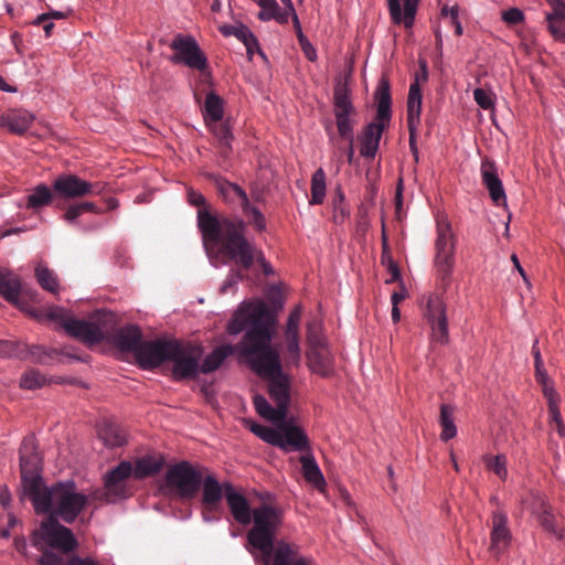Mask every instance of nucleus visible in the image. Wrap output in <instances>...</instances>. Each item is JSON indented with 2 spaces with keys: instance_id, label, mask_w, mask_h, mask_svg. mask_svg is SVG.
Returning a JSON list of instances; mask_svg holds the SVG:
<instances>
[{
  "instance_id": "nucleus-1",
  "label": "nucleus",
  "mask_w": 565,
  "mask_h": 565,
  "mask_svg": "<svg viewBox=\"0 0 565 565\" xmlns=\"http://www.w3.org/2000/svg\"><path fill=\"white\" fill-rule=\"evenodd\" d=\"M276 324L274 312L264 301L256 300L241 305L227 323V332L238 334L246 331L239 350L250 369L268 382V394L276 407L264 396L256 395V412L270 422H282L290 404V379L282 371L279 351L271 344Z\"/></svg>"
},
{
  "instance_id": "nucleus-2",
  "label": "nucleus",
  "mask_w": 565,
  "mask_h": 565,
  "mask_svg": "<svg viewBox=\"0 0 565 565\" xmlns=\"http://www.w3.org/2000/svg\"><path fill=\"white\" fill-rule=\"evenodd\" d=\"M199 230L206 247H217L224 263L234 262L238 267L248 270L254 262L260 266L266 262L264 253L249 242L246 236L247 226L239 218H218L204 210L199 212Z\"/></svg>"
},
{
  "instance_id": "nucleus-3",
  "label": "nucleus",
  "mask_w": 565,
  "mask_h": 565,
  "mask_svg": "<svg viewBox=\"0 0 565 565\" xmlns=\"http://www.w3.org/2000/svg\"><path fill=\"white\" fill-rule=\"evenodd\" d=\"M374 97L377 103L375 121L364 127L361 137L360 152L365 158L375 157L382 134L387 128L392 117L391 86L387 78L382 77L380 79Z\"/></svg>"
},
{
  "instance_id": "nucleus-4",
  "label": "nucleus",
  "mask_w": 565,
  "mask_h": 565,
  "mask_svg": "<svg viewBox=\"0 0 565 565\" xmlns=\"http://www.w3.org/2000/svg\"><path fill=\"white\" fill-rule=\"evenodd\" d=\"M254 526L247 533L248 543L263 555L276 547L275 535L281 524L280 511L269 504L253 510Z\"/></svg>"
},
{
  "instance_id": "nucleus-5",
  "label": "nucleus",
  "mask_w": 565,
  "mask_h": 565,
  "mask_svg": "<svg viewBox=\"0 0 565 565\" xmlns=\"http://www.w3.org/2000/svg\"><path fill=\"white\" fill-rule=\"evenodd\" d=\"M456 237L449 222L439 220L437 222V237L435 241L434 268L437 282L446 292L452 282L455 267Z\"/></svg>"
},
{
  "instance_id": "nucleus-6",
  "label": "nucleus",
  "mask_w": 565,
  "mask_h": 565,
  "mask_svg": "<svg viewBox=\"0 0 565 565\" xmlns=\"http://www.w3.org/2000/svg\"><path fill=\"white\" fill-rule=\"evenodd\" d=\"M44 543L64 554L75 551L78 542L71 529L62 525L54 515H46L40 527L32 533V544L35 547Z\"/></svg>"
},
{
  "instance_id": "nucleus-7",
  "label": "nucleus",
  "mask_w": 565,
  "mask_h": 565,
  "mask_svg": "<svg viewBox=\"0 0 565 565\" xmlns=\"http://www.w3.org/2000/svg\"><path fill=\"white\" fill-rule=\"evenodd\" d=\"M168 361L172 362L171 374L175 381L195 379L200 373L203 349L192 343L174 341Z\"/></svg>"
},
{
  "instance_id": "nucleus-8",
  "label": "nucleus",
  "mask_w": 565,
  "mask_h": 565,
  "mask_svg": "<svg viewBox=\"0 0 565 565\" xmlns=\"http://www.w3.org/2000/svg\"><path fill=\"white\" fill-rule=\"evenodd\" d=\"M87 503L88 497L77 492L74 482H60L55 484L54 511L50 515L72 524L86 508Z\"/></svg>"
},
{
  "instance_id": "nucleus-9",
  "label": "nucleus",
  "mask_w": 565,
  "mask_h": 565,
  "mask_svg": "<svg viewBox=\"0 0 565 565\" xmlns=\"http://www.w3.org/2000/svg\"><path fill=\"white\" fill-rule=\"evenodd\" d=\"M114 318L111 312L97 311L92 321L79 320L72 317L66 323L65 331L73 338L78 339L85 344L93 345L103 342L106 339L107 323Z\"/></svg>"
},
{
  "instance_id": "nucleus-10",
  "label": "nucleus",
  "mask_w": 565,
  "mask_h": 565,
  "mask_svg": "<svg viewBox=\"0 0 565 565\" xmlns=\"http://www.w3.org/2000/svg\"><path fill=\"white\" fill-rule=\"evenodd\" d=\"M202 473L188 461L171 466L166 475L169 487L184 499H192L201 489Z\"/></svg>"
},
{
  "instance_id": "nucleus-11",
  "label": "nucleus",
  "mask_w": 565,
  "mask_h": 565,
  "mask_svg": "<svg viewBox=\"0 0 565 565\" xmlns=\"http://www.w3.org/2000/svg\"><path fill=\"white\" fill-rule=\"evenodd\" d=\"M170 47L174 51L171 56L173 63L184 64L198 71H204L207 67V60L192 36L177 34Z\"/></svg>"
},
{
  "instance_id": "nucleus-12",
  "label": "nucleus",
  "mask_w": 565,
  "mask_h": 565,
  "mask_svg": "<svg viewBox=\"0 0 565 565\" xmlns=\"http://www.w3.org/2000/svg\"><path fill=\"white\" fill-rule=\"evenodd\" d=\"M52 186L54 193L63 199H77L90 194H100L103 190L98 182H87L72 173L58 175Z\"/></svg>"
},
{
  "instance_id": "nucleus-13",
  "label": "nucleus",
  "mask_w": 565,
  "mask_h": 565,
  "mask_svg": "<svg viewBox=\"0 0 565 565\" xmlns=\"http://www.w3.org/2000/svg\"><path fill=\"white\" fill-rule=\"evenodd\" d=\"M42 458L38 451V446L33 436H26L20 447V472L22 484L34 482L41 477Z\"/></svg>"
},
{
  "instance_id": "nucleus-14",
  "label": "nucleus",
  "mask_w": 565,
  "mask_h": 565,
  "mask_svg": "<svg viewBox=\"0 0 565 565\" xmlns=\"http://www.w3.org/2000/svg\"><path fill=\"white\" fill-rule=\"evenodd\" d=\"M446 303L438 295H430L425 308L434 341L441 344L448 341V320L446 315Z\"/></svg>"
},
{
  "instance_id": "nucleus-15",
  "label": "nucleus",
  "mask_w": 565,
  "mask_h": 565,
  "mask_svg": "<svg viewBox=\"0 0 565 565\" xmlns=\"http://www.w3.org/2000/svg\"><path fill=\"white\" fill-rule=\"evenodd\" d=\"M172 344L173 341L171 340H142L134 356L140 367L145 370L154 369L168 361Z\"/></svg>"
},
{
  "instance_id": "nucleus-16",
  "label": "nucleus",
  "mask_w": 565,
  "mask_h": 565,
  "mask_svg": "<svg viewBox=\"0 0 565 565\" xmlns=\"http://www.w3.org/2000/svg\"><path fill=\"white\" fill-rule=\"evenodd\" d=\"M535 379L542 386L544 397L548 403L550 425L561 437L565 436V425L558 408L559 396L554 390L552 382L543 366L535 369Z\"/></svg>"
},
{
  "instance_id": "nucleus-17",
  "label": "nucleus",
  "mask_w": 565,
  "mask_h": 565,
  "mask_svg": "<svg viewBox=\"0 0 565 565\" xmlns=\"http://www.w3.org/2000/svg\"><path fill=\"white\" fill-rule=\"evenodd\" d=\"M263 557L270 565H313L312 558L302 555L296 544L285 541L276 542V547Z\"/></svg>"
},
{
  "instance_id": "nucleus-18",
  "label": "nucleus",
  "mask_w": 565,
  "mask_h": 565,
  "mask_svg": "<svg viewBox=\"0 0 565 565\" xmlns=\"http://www.w3.org/2000/svg\"><path fill=\"white\" fill-rule=\"evenodd\" d=\"M23 492L30 497L38 514H51L55 504V486L51 489L43 484V479L22 484Z\"/></svg>"
},
{
  "instance_id": "nucleus-19",
  "label": "nucleus",
  "mask_w": 565,
  "mask_h": 565,
  "mask_svg": "<svg viewBox=\"0 0 565 565\" xmlns=\"http://www.w3.org/2000/svg\"><path fill=\"white\" fill-rule=\"evenodd\" d=\"M278 425V438L280 440L279 444H275V447H278L285 451L297 450L305 451L309 450V439L303 429L298 426L292 425L291 423L286 422H275Z\"/></svg>"
},
{
  "instance_id": "nucleus-20",
  "label": "nucleus",
  "mask_w": 565,
  "mask_h": 565,
  "mask_svg": "<svg viewBox=\"0 0 565 565\" xmlns=\"http://www.w3.org/2000/svg\"><path fill=\"white\" fill-rule=\"evenodd\" d=\"M422 92L418 82L411 84L407 97V128L409 132V149L412 153L418 151L416 132L420 124Z\"/></svg>"
},
{
  "instance_id": "nucleus-21",
  "label": "nucleus",
  "mask_w": 565,
  "mask_h": 565,
  "mask_svg": "<svg viewBox=\"0 0 565 565\" xmlns=\"http://www.w3.org/2000/svg\"><path fill=\"white\" fill-rule=\"evenodd\" d=\"M105 340L111 342L119 351L135 355L142 341V332L139 327L128 324L111 332L107 330Z\"/></svg>"
},
{
  "instance_id": "nucleus-22",
  "label": "nucleus",
  "mask_w": 565,
  "mask_h": 565,
  "mask_svg": "<svg viewBox=\"0 0 565 565\" xmlns=\"http://www.w3.org/2000/svg\"><path fill=\"white\" fill-rule=\"evenodd\" d=\"M510 542L511 533L508 527L507 515L501 511L493 512L489 552L492 556L499 557L505 552Z\"/></svg>"
},
{
  "instance_id": "nucleus-23",
  "label": "nucleus",
  "mask_w": 565,
  "mask_h": 565,
  "mask_svg": "<svg viewBox=\"0 0 565 565\" xmlns=\"http://www.w3.org/2000/svg\"><path fill=\"white\" fill-rule=\"evenodd\" d=\"M134 476L132 465L128 461H121L111 469L105 477L106 501H113L125 494V481Z\"/></svg>"
},
{
  "instance_id": "nucleus-24",
  "label": "nucleus",
  "mask_w": 565,
  "mask_h": 565,
  "mask_svg": "<svg viewBox=\"0 0 565 565\" xmlns=\"http://www.w3.org/2000/svg\"><path fill=\"white\" fill-rule=\"evenodd\" d=\"M224 497L235 521L248 525L252 522L253 514L248 500L243 494L237 493L228 482L224 483Z\"/></svg>"
},
{
  "instance_id": "nucleus-25",
  "label": "nucleus",
  "mask_w": 565,
  "mask_h": 565,
  "mask_svg": "<svg viewBox=\"0 0 565 565\" xmlns=\"http://www.w3.org/2000/svg\"><path fill=\"white\" fill-rule=\"evenodd\" d=\"M481 179L482 183L489 191L491 200L495 204H500L505 201V192L501 180L497 173V167L494 161L484 158L481 162Z\"/></svg>"
},
{
  "instance_id": "nucleus-26",
  "label": "nucleus",
  "mask_w": 565,
  "mask_h": 565,
  "mask_svg": "<svg viewBox=\"0 0 565 565\" xmlns=\"http://www.w3.org/2000/svg\"><path fill=\"white\" fill-rule=\"evenodd\" d=\"M245 341V335L243 337V339L235 345H232V344H225V345H221L216 349H214L210 354H207L204 360L202 361V363L200 364V373H210V372H213L215 371L216 369H218L221 366V364L223 363V361L232 355L233 353L237 352L243 359H244V354L243 352L239 350V345Z\"/></svg>"
},
{
  "instance_id": "nucleus-27",
  "label": "nucleus",
  "mask_w": 565,
  "mask_h": 565,
  "mask_svg": "<svg viewBox=\"0 0 565 565\" xmlns=\"http://www.w3.org/2000/svg\"><path fill=\"white\" fill-rule=\"evenodd\" d=\"M307 358L309 367L312 372L323 377L331 375L333 359L329 351L328 344L316 349H308Z\"/></svg>"
},
{
  "instance_id": "nucleus-28",
  "label": "nucleus",
  "mask_w": 565,
  "mask_h": 565,
  "mask_svg": "<svg viewBox=\"0 0 565 565\" xmlns=\"http://www.w3.org/2000/svg\"><path fill=\"white\" fill-rule=\"evenodd\" d=\"M392 21L403 24L406 29L414 25L418 2H387Z\"/></svg>"
},
{
  "instance_id": "nucleus-29",
  "label": "nucleus",
  "mask_w": 565,
  "mask_h": 565,
  "mask_svg": "<svg viewBox=\"0 0 565 565\" xmlns=\"http://www.w3.org/2000/svg\"><path fill=\"white\" fill-rule=\"evenodd\" d=\"M21 282L18 276L8 269L0 268V295L15 307H20Z\"/></svg>"
},
{
  "instance_id": "nucleus-30",
  "label": "nucleus",
  "mask_w": 565,
  "mask_h": 565,
  "mask_svg": "<svg viewBox=\"0 0 565 565\" xmlns=\"http://www.w3.org/2000/svg\"><path fill=\"white\" fill-rule=\"evenodd\" d=\"M258 3L260 4V10L257 15L263 21L274 19L279 23H287L289 17L291 15L294 18V13H296L292 2H284L286 4L284 8L279 7L278 2Z\"/></svg>"
},
{
  "instance_id": "nucleus-31",
  "label": "nucleus",
  "mask_w": 565,
  "mask_h": 565,
  "mask_svg": "<svg viewBox=\"0 0 565 565\" xmlns=\"http://www.w3.org/2000/svg\"><path fill=\"white\" fill-rule=\"evenodd\" d=\"M545 21L552 36L565 42V2H554L552 11L546 13Z\"/></svg>"
},
{
  "instance_id": "nucleus-32",
  "label": "nucleus",
  "mask_w": 565,
  "mask_h": 565,
  "mask_svg": "<svg viewBox=\"0 0 565 565\" xmlns=\"http://www.w3.org/2000/svg\"><path fill=\"white\" fill-rule=\"evenodd\" d=\"M164 466V459L161 455H147L136 460L134 477L145 479L158 475Z\"/></svg>"
},
{
  "instance_id": "nucleus-33",
  "label": "nucleus",
  "mask_w": 565,
  "mask_h": 565,
  "mask_svg": "<svg viewBox=\"0 0 565 565\" xmlns=\"http://www.w3.org/2000/svg\"><path fill=\"white\" fill-rule=\"evenodd\" d=\"M33 115L26 110H13L1 117V124L11 132L24 134L33 122Z\"/></svg>"
},
{
  "instance_id": "nucleus-34",
  "label": "nucleus",
  "mask_w": 565,
  "mask_h": 565,
  "mask_svg": "<svg viewBox=\"0 0 565 565\" xmlns=\"http://www.w3.org/2000/svg\"><path fill=\"white\" fill-rule=\"evenodd\" d=\"M98 436L108 447H119L126 443V431L117 423L104 420L98 428Z\"/></svg>"
},
{
  "instance_id": "nucleus-35",
  "label": "nucleus",
  "mask_w": 565,
  "mask_h": 565,
  "mask_svg": "<svg viewBox=\"0 0 565 565\" xmlns=\"http://www.w3.org/2000/svg\"><path fill=\"white\" fill-rule=\"evenodd\" d=\"M299 460L306 481L322 490L326 487V480L315 457L311 454H306Z\"/></svg>"
},
{
  "instance_id": "nucleus-36",
  "label": "nucleus",
  "mask_w": 565,
  "mask_h": 565,
  "mask_svg": "<svg viewBox=\"0 0 565 565\" xmlns=\"http://www.w3.org/2000/svg\"><path fill=\"white\" fill-rule=\"evenodd\" d=\"M202 504L221 505L224 495V484H221L215 477L209 475L202 477Z\"/></svg>"
},
{
  "instance_id": "nucleus-37",
  "label": "nucleus",
  "mask_w": 565,
  "mask_h": 565,
  "mask_svg": "<svg viewBox=\"0 0 565 565\" xmlns=\"http://www.w3.org/2000/svg\"><path fill=\"white\" fill-rule=\"evenodd\" d=\"M203 118L207 126L222 120L224 114V100L214 92L207 93L203 106Z\"/></svg>"
},
{
  "instance_id": "nucleus-38",
  "label": "nucleus",
  "mask_w": 565,
  "mask_h": 565,
  "mask_svg": "<svg viewBox=\"0 0 565 565\" xmlns=\"http://www.w3.org/2000/svg\"><path fill=\"white\" fill-rule=\"evenodd\" d=\"M217 189L226 202H237L242 210L249 209L248 196L239 185L226 180H221L217 182Z\"/></svg>"
},
{
  "instance_id": "nucleus-39",
  "label": "nucleus",
  "mask_w": 565,
  "mask_h": 565,
  "mask_svg": "<svg viewBox=\"0 0 565 565\" xmlns=\"http://www.w3.org/2000/svg\"><path fill=\"white\" fill-rule=\"evenodd\" d=\"M209 127L217 140L220 156L224 160H227L232 152L231 142L233 139L230 126L226 122L218 121L216 124H212V126Z\"/></svg>"
},
{
  "instance_id": "nucleus-40",
  "label": "nucleus",
  "mask_w": 565,
  "mask_h": 565,
  "mask_svg": "<svg viewBox=\"0 0 565 565\" xmlns=\"http://www.w3.org/2000/svg\"><path fill=\"white\" fill-rule=\"evenodd\" d=\"M326 180H327L326 172L322 168L317 169L315 171V173L312 174L311 182H310V192H311V198L309 200L310 205L323 203L324 196H326V189H327Z\"/></svg>"
},
{
  "instance_id": "nucleus-41",
  "label": "nucleus",
  "mask_w": 565,
  "mask_h": 565,
  "mask_svg": "<svg viewBox=\"0 0 565 565\" xmlns=\"http://www.w3.org/2000/svg\"><path fill=\"white\" fill-rule=\"evenodd\" d=\"M334 114L338 113H355L350 98V89L345 82H339L333 93Z\"/></svg>"
},
{
  "instance_id": "nucleus-42",
  "label": "nucleus",
  "mask_w": 565,
  "mask_h": 565,
  "mask_svg": "<svg viewBox=\"0 0 565 565\" xmlns=\"http://www.w3.org/2000/svg\"><path fill=\"white\" fill-rule=\"evenodd\" d=\"M539 501V508L534 512L537 515L540 525L546 532L555 535L557 539H561V531L557 527L555 516L550 511V507L544 502V500L540 499Z\"/></svg>"
},
{
  "instance_id": "nucleus-43",
  "label": "nucleus",
  "mask_w": 565,
  "mask_h": 565,
  "mask_svg": "<svg viewBox=\"0 0 565 565\" xmlns=\"http://www.w3.org/2000/svg\"><path fill=\"white\" fill-rule=\"evenodd\" d=\"M439 423L443 428L440 433V439L444 441H448L454 438L457 434V428L454 423V407L448 404H443L440 406V416Z\"/></svg>"
},
{
  "instance_id": "nucleus-44",
  "label": "nucleus",
  "mask_w": 565,
  "mask_h": 565,
  "mask_svg": "<svg viewBox=\"0 0 565 565\" xmlns=\"http://www.w3.org/2000/svg\"><path fill=\"white\" fill-rule=\"evenodd\" d=\"M32 315L39 320H50L60 323L63 329H66V323L71 321L72 316L64 308L52 306L45 309L33 311Z\"/></svg>"
},
{
  "instance_id": "nucleus-45",
  "label": "nucleus",
  "mask_w": 565,
  "mask_h": 565,
  "mask_svg": "<svg viewBox=\"0 0 565 565\" xmlns=\"http://www.w3.org/2000/svg\"><path fill=\"white\" fill-rule=\"evenodd\" d=\"M53 190L45 184H39L33 192L28 195V207L40 209L49 205L53 200Z\"/></svg>"
},
{
  "instance_id": "nucleus-46",
  "label": "nucleus",
  "mask_w": 565,
  "mask_h": 565,
  "mask_svg": "<svg viewBox=\"0 0 565 565\" xmlns=\"http://www.w3.org/2000/svg\"><path fill=\"white\" fill-rule=\"evenodd\" d=\"M235 36L242 41L246 47L247 54L249 58H252V55L256 51L263 58H265V54L259 49L258 41L256 36L249 31V29L243 24L237 25Z\"/></svg>"
},
{
  "instance_id": "nucleus-47",
  "label": "nucleus",
  "mask_w": 565,
  "mask_h": 565,
  "mask_svg": "<svg viewBox=\"0 0 565 565\" xmlns=\"http://www.w3.org/2000/svg\"><path fill=\"white\" fill-rule=\"evenodd\" d=\"M354 113H338L334 114L335 116V124L337 129L340 135V137L343 140H347L348 142L353 143L354 137H353V126L354 122L351 118V115Z\"/></svg>"
},
{
  "instance_id": "nucleus-48",
  "label": "nucleus",
  "mask_w": 565,
  "mask_h": 565,
  "mask_svg": "<svg viewBox=\"0 0 565 565\" xmlns=\"http://www.w3.org/2000/svg\"><path fill=\"white\" fill-rule=\"evenodd\" d=\"M35 276H36L39 285L43 289H45L52 294L57 292L58 287H60L58 280H57L56 275L51 269H49L47 267L38 266L35 268Z\"/></svg>"
},
{
  "instance_id": "nucleus-49",
  "label": "nucleus",
  "mask_w": 565,
  "mask_h": 565,
  "mask_svg": "<svg viewBox=\"0 0 565 565\" xmlns=\"http://www.w3.org/2000/svg\"><path fill=\"white\" fill-rule=\"evenodd\" d=\"M300 360V348L298 334H286V365H298Z\"/></svg>"
},
{
  "instance_id": "nucleus-50",
  "label": "nucleus",
  "mask_w": 565,
  "mask_h": 565,
  "mask_svg": "<svg viewBox=\"0 0 565 565\" xmlns=\"http://www.w3.org/2000/svg\"><path fill=\"white\" fill-rule=\"evenodd\" d=\"M487 469L493 471L501 480H505L508 476L507 458L503 455L483 457Z\"/></svg>"
},
{
  "instance_id": "nucleus-51",
  "label": "nucleus",
  "mask_w": 565,
  "mask_h": 565,
  "mask_svg": "<svg viewBox=\"0 0 565 565\" xmlns=\"http://www.w3.org/2000/svg\"><path fill=\"white\" fill-rule=\"evenodd\" d=\"M307 343L308 349H316L327 344V341L321 332V324L319 322H309L307 326Z\"/></svg>"
},
{
  "instance_id": "nucleus-52",
  "label": "nucleus",
  "mask_w": 565,
  "mask_h": 565,
  "mask_svg": "<svg viewBox=\"0 0 565 565\" xmlns=\"http://www.w3.org/2000/svg\"><path fill=\"white\" fill-rule=\"evenodd\" d=\"M292 23H294V26L296 29L297 38H298L299 44H300V46H301V49L303 51V54L306 55V57L309 61H311V62L316 61V58H317L316 50L310 44V42L307 40V38L303 35L301 26H300L299 19H298L296 13H294V21H292Z\"/></svg>"
},
{
  "instance_id": "nucleus-53",
  "label": "nucleus",
  "mask_w": 565,
  "mask_h": 565,
  "mask_svg": "<svg viewBox=\"0 0 565 565\" xmlns=\"http://www.w3.org/2000/svg\"><path fill=\"white\" fill-rule=\"evenodd\" d=\"M45 384V377L36 370L26 371L20 380V386L25 390H36Z\"/></svg>"
},
{
  "instance_id": "nucleus-54",
  "label": "nucleus",
  "mask_w": 565,
  "mask_h": 565,
  "mask_svg": "<svg viewBox=\"0 0 565 565\" xmlns=\"http://www.w3.org/2000/svg\"><path fill=\"white\" fill-rule=\"evenodd\" d=\"M344 193L340 186L337 188L334 198L332 200L333 206V220L337 223H341L349 215V212L344 205Z\"/></svg>"
},
{
  "instance_id": "nucleus-55",
  "label": "nucleus",
  "mask_w": 565,
  "mask_h": 565,
  "mask_svg": "<svg viewBox=\"0 0 565 565\" xmlns=\"http://www.w3.org/2000/svg\"><path fill=\"white\" fill-rule=\"evenodd\" d=\"M250 430L259 437L262 440L266 441L269 445L275 446V444H279L280 440L278 438V430L260 425V424H252Z\"/></svg>"
},
{
  "instance_id": "nucleus-56",
  "label": "nucleus",
  "mask_w": 565,
  "mask_h": 565,
  "mask_svg": "<svg viewBox=\"0 0 565 565\" xmlns=\"http://www.w3.org/2000/svg\"><path fill=\"white\" fill-rule=\"evenodd\" d=\"M381 262L387 267L391 277L385 280L386 284H392L401 278V271L398 265L393 259L391 250H382Z\"/></svg>"
},
{
  "instance_id": "nucleus-57",
  "label": "nucleus",
  "mask_w": 565,
  "mask_h": 565,
  "mask_svg": "<svg viewBox=\"0 0 565 565\" xmlns=\"http://www.w3.org/2000/svg\"><path fill=\"white\" fill-rule=\"evenodd\" d=\"M243 212L256 231L263 232L266 228L265 216L257 207L249 205V209L243 210Z\"/></svg>"
},
{
  "instance_id": "nucleus-58",
  "label": "nucleus",
  "mask_w": 565,
  "mask_h": 565,
  "mask_svg": "<svg viewBox=\"0 0 565 565\" xmlns=\"http://www.w3.org/2000/svg\"><path fill=\"white\" fill-rule=\"evenodd\" d=\"M244 269H242L241 267L237 266V268H233L231 271H230V275L227 276V278L224 280L223 285L221 286L220 288V292L225 295L227 294L231 289L235 288L237 286V284L244 279V275H243V271Z\"/></svg>"
},
{
  "instance_id": "nucleus-59",
  "label": "nucleus",
  "mask_w": 565,
  "mask_h": 565,
  "mask_svg": "<svg viewBox=\"0 0 565 565\" xmlns=\"http://www.w3.org/2000/svg\"><path fill=\"white\" fill-rule=\"evenodd\" d=\"M473 98L478 106L484 110H489L494 107L493 94L484 90L483 88H476L473 90Z\"/></svg>"
},
{
  "instance_id": "nucleus-60",
  "label": "nucleus",
  "mask_w": 565,
  "mask_h": 565,
  "mask_svg": "<svg viewBox=\"0 0 565 565\" xmlns=\"http://www.w3.org/2000/svg\"><path fill=\"white\" fill-rule=\"evenodd\" d=\"M502 20L508 25H515L524 20V14L518 8H510L508 10L502 11Z\"/></svg>"
},
{
  "instance_id": "nucleus-61",
  "label": "nucleus",
  "mask_w": 565,
  "mask_h": 565,
  "mask_svg": "<svg viewBox=\"0 0 565 565\" xmlns=\"http://www.w3.org/2000/svg\"><path fill=\"white\" fill-rule=\"evenodd\" d=\"M29 353L31 360L35 363L45 364L51 359L50 353L45 350V348L41 345H32L29 348Z\"/></svg>"
},
{
  "instance_id": "nucleus-62",
  "label": "nucleus",
  "mask_w": 565,
  "mask_h": 565,
  "mask_svg": "<svg viewBox=\"0 0 565 565\" xmlns=\"http://www.w3.org/2000/svg\"><path fill=\"white\" fill-rule=\"evenodd\" d=\"M21 353L20 344L10 340H0V354L2 356H19Z\"/></svg>"
},
{
  "instance_id": "nucleus-63",
  "label": "nucleus",
  "mask_w": 565,
  "mask_h": 565,
  "mask_svg": "<svg viewBox=\"0 0 565 565\" xmlns=\"http://www.w3.org/2000/svg\"><path fill=\"white\" fill-rule=\"evenodd\" d=\"M301 318V308L296 307L288 317L286 334H298V326Z\"/></svg>"
},
{
  "instance_id": "nucleus-64",
  "label": "nucleus",
  "mask_w": 565,
  "mask_h": 565,
  "mask_svg": "<svg viewBox=\"0 0 565 565\" xmlns=\"http://www.w3.org/2000/svg\"><path fill=\"white\" fill-rule=\"evenodd\" d=\"M458 6H454L449 8L448 6H444L440 11L441 19L448 21V23L454 26L456 22H459L458 20Z\"/></svg>"
}]
</instances>
